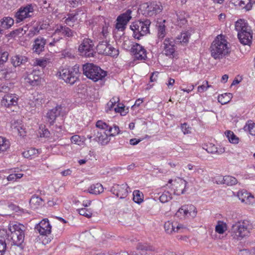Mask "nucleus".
Instances as JSON below:
<instances>
[{
	"label": "nucleus",
	"mask_w": 255,
	"mask_h": 255,
	"mask_svg": "<svg viewBox=\"0 0 255 255\" xmlns=\"http://www.w3.org/2000/svg\"><path fill=\"white\" fill-rule=\"evenodd\" d=\"M212 57L216 59H221L227 55L229 52L228 42L223 35H218L210 46Z\"/></svg>",
	"instance_id": "f257e3e1"
},
{
	"label": "nucleus",
	"mask_w": 255,
	"mask_h": 255,
	"mask_svg": "<svg viewBox=\"0 0 255 255\" xmlns=\"http://www.w3.org/2000/svg\"><path fill=\"white\" fill-rule=\"evenodd\" d=\"M235 29L238 31V37L242 44L250 45L252 43L253 32L244 19H240L236 22Z\"/></svg>",
	"instance_id": "f03ea898"
},
{
	"label": "nucleus",
	"mask_w": 255,
	"mask_h": 255,
	"mask_svg": "<svg viewBox=\"0 0 255 255\" xmlns=\"http://www.w3.org/2000/svg\"><path fill=\"white\" fill-rule=\"evenodd\" d=\"M8 229L11 232V244L20 246L24 242L25 227L22 224H10Z\"/></svg>",
	"instance_id": "7ed1b4c3"
},
{
	"label": "nucleus",
	"mask_w": 255,
	"mask_h": 255,
	"mask_svg": "<svg viewBox=\"0 0 255 255\" xmlns=\"http://www.w3.org/2000/svg\"><path fill=\"white\" fill-rule=\"evenodd\" d=\"M83 73L87 78L94 82L102 80L107 76V72L99 67L92 63H87L83 65Z\"/></svg>",
	"instance_id": "20e7f679"
},
{
	"label": "nucleus",
	"mask_w": 255,
	"mask_h": 255,
	"mask_svg": "<svg viewBox=\"0 0 255 255\" xmlns=\"http://www.w3.org/2000/svg\"><path fill=\"white\" fill-rule=\"evenodd\" d=\"M79 67L75 65L71 67H65L59 71V76L66 83L73 85L78 80Z\"/></svg>",
	"instance_id": "39448f33"
},
{
	"label": "nucleus",
	"mask_w": 255,
	"mask_h": 255,
	"mask_svg": "<svg viewBox=\"0 0 255 255\" xmlns=\"http://www.w3.org/2000/svg\"><path fill=\"white\" fill-rule=\"evenodd\" d=\"M251 229L249 222L244 220L234 224L232 227L231 234L234 238L240 239L248 236Z\"/></svg>",
	"instance_id": "423d86ee"
},
{
	"label": "nucleus",
	"mask_w": 255,
	"mask_h": 255,
	"mask_svg": "<svg viewBox=\"0 0 255 255\" xmlns=\"http://www.w3.org/2000/svg\"><path fill=\"white\" fill-rule=\"evenodd\" d=\"M150 24V21L147 19L144 21H137L132 22L130 28L133 31L134 37L139 39L141 36L149 33Z\"/></svg>",
	"instance_id": "0eeeda50"
},
{
	"label": "nucleus",
	"mask_w": 255,
	"mask_h": 255,
	"mask_svg": "<svg viewBox=\"0 0 255 255\" xmlns=\"http://www.w3.org/2000/svg\"><path fill=\"white\" fill-rule=\"evenodd\" d=\"M197 213L196 207L192 205L182 206L176 213V216L180 219L186 218H193L196 216Z\"/></svg>",
	"instance_id": "6e6552de"
},
{
	"label": "nucleus",
	"mask_w": 255,
	"mask_h": 255,
	"mask_svg": "<svg viewBox=\"0 0 255 255\" xmlns=\"http://www.w3.org/2000/svg\"><path fill=\"white\" fill-rule=\"evenodd\" d=\"M131 12L130 9H128L118 16L115 25L118 31H124L125 30L128 22L131 19Z\"/></svg>",
	"instance_id": "1a4fd4ad"
},
{
	"label": "nucleus",
	"mask_w": 255,
	"mask_h": 255,
	"mask_svg": "<svg viewBox=\"0 0 255 255\" xmlns=\"http://www.w3.org/2000/svg\"><path fill=\"white\" fill-rule=\"evenodd\" d=\"M79 51L83 56L87 57L94 56L95 50L94 48V43L93 41L89 39H84L81 44L79 45L78 48Z\"/></svg>",
	"instance_id": "9d476101"
},
{
	"label": "nucleus",
	"mask_w": 255,
	"mask_h": 255,
	"mask_svg": "<svg viewBox=\"0 0 255 255\" xmlns=\"http://www.w3.org/2000/svg\"><path fill=\"white\" fill-rule=\"evenodd\" d=\"M175 42L172 37H166L160 46L162 52L167 56H173L175 52Z\"/></svg>",
	"instance_id": "9b49d317"
},
{
	"label": "nucleus",
	"mask_w": 255,
	"mask_h": 255,
	"mask_svg": "<svg viewBox=\"0 0 255 255\" xmlns=\"http://www.w3.org/2000/svg\"><path fill=\"white\" fill-rule=\"evenodd\" d=\"M33 12V8L31 4L20 8L15 13L16 22L19 23L25 18L31 16Z\"/></svg>",
	"instance_id": "f8f14e48"
},
{
	"label": "nucleus",
	"mask_w": 255,
	"mask_h": 255,
	"mask_svg": "<svg viewBox=\"0 0 255 255\" xmlns=\"http://www.w3.org/2000/svg\"><path fill=\"white\" fill-rule=\"evenodd\" d=\"M100 54L114 57L118 55V50L106 42L99 43L97 47Z\"/></svg>",
	"instance_id": "ddd939ff"
},
{
	"label": "nucleus",
	"mask_w": 255,
	"mask_h": 255,
	"mask_svg": "<svg viewBox=\"0 0 255 255\" xmlns=\"http://www.w3.org/2000/svg\"><path fill=\"white\" fill-rule=\"evenodd\" d=\"M129 187L128 184L124 183L121 185L114 184L111 189L113 194H115L120 199L125 198L128 194V189Z\"/></svg>",
	"instance_id": "4468645a"
},
{
	"label": "nucleus",
	"mask_w": 255,
	"mask_h": 255,
	"mask_svg": "<svg viewBox=\"0 0 255 255\" xmlns=\"http://www.w3.org/2000/svg\"><path fill=\"white\" fill-rule=\"evenodd\" d=\"M120 99L119 97H113L107 104L108 110H111L117 103H118L117 106L114 110L116 113H120L122 116H125L128 112V109L126 110L125 105L122 103H119Z\"/></svg>",
	"instance_id": "2eb2a0df"
},
{
	"label": "nucleus",
	"mask_w": 255,
	"mask_h": 255,
	"mask_svg": "<svg viewBox=\"0 0 255 255\" xmlns=\"http://www.w3.org/2000/svg\"><path fill=\"white\" fill-rule=\"evenodd\" d=\"M164 228L166 233L171 234L174 233L181 232L185 229V227L175 221H168L165 223Z\"/></svg>",
	"instance_id": "dca6fc26"
},
{
	"label": "nucleus",
	"mask_w": 255,
	"mask_h": 255,
	"mask_svg": "<svg viewBox=\"0 0 255 255\" xmlns=\"http://www.w3.org/2000/svg\"><path fill=\"white\" fill-rule=\"evenodd\" d=\"M18 97L15 94L4 95L1 100V105L5 108L15 107L17 105Z\"/></svg>",
	"instance_id": "f3484780"
},
{
	"label": "nucleus",
	"mask_w": 255,
	"mask_h": 255,
	"mask_svg": "<svg viewBox=\"0 0 255 255\" xmlns=\"http://www.w3.org/2000/svg\"><path fill=\"white\" fill-rule=\"evenodd\" d=\"M35 229L42 236H47L51 232V226L47 219H43L39 224H37Z\"/></svg>",
	"instance_id": "a211bd4d"
},
{
	"label": "nucleus",
	"mask_w": 255,
	"mask_h": 255,
	"mask_svg": "<svg viewBox=\"0 0 255 255\" xmlns=\"http://www.w3.org/2000/svg\"><path fill=\"white\" fill-rule=\"evenodd\" d=\"M95 140L102 144H107L110 140L109 133L108 130L94 129Z\"/></svg>",
	"instance_id": "6ab92c4d"
},
{
	"label": "nucleus",
	"mask_w": 255,
	"mask_h": 255,
	"mask_svg": "<svg viewBox=\"0 0 255 255\" xmlns=\"http://www.w3.org/2000/svg\"><path fill=\"white\" fill-rule=\"evenodd\" d=\"M131 52L134 58L137 60H145L146 58V51L143 46L135 43L131 47Z\"/></svg>",
	"instance_id": "aec40b11"
},
{
	"label": "nucleus",
	"mask_w": 255,
	"mask_h": 255,
	"mask_svg": "<svg viewBox=\"0 0 255 255\" xmlns=\"http://www.w3.org/2000/svg\"><path fill=\"white\" fill-rule=\"evenodd\" d=\"M162 9V6L160 2L153 1L147 6L145 12L148 16H151L161 12Z\"/></svg>",
	"instance_id": "412c9836"
},
{
	"label": "nucleus",
	"mask_w": 255,
	"mask_h": 255,
	"mask_svg": "<svg viewBox=\"0 0 255 255\" xmlns=\"http://www.w3.org/2000/svg\"><path fill=\"white\" fill-rule=\"evenodd\" d=\"M45 101L43 94L35 92L29 97V104L32 107H39L44 104Z\"/></svg>",
	"instance_id": "4be33fe9"
},
{
	"label": "nucleus",
	"mask_w": 255,
	"mask_h": 255,
	"mask_svg": "<svg viewBox=\"0 0 255 255\" xmlns=\"http://www.w3.org/2000/svg\"><path fill=\"white\" fill-rule=\"evenodd\" d=\"M187 184L185 180L180 178L175 180L172 184L174 194L177 195L183 194Z\"/></svg>",
	"instance_id": "5701e85b"
},
{
	"label": "nucleus",
	"mask_w": 255,
	"mask_h": 255,
	"mask_svg": "<svg viewBox=\"0 0 255 255\" xmlns=\"http://www.w3.org/2000/svg\"><path fill=\"white\" fill-rule=\"evenodd\" d=\"M39 73V71L33 70L32 72L27 74V76L25 78V80L33 86L39 85L41 80Z\"/></svg>",
	"instance_id": "b1692460"
},
{
	"label": "nucleus",
	"mask_w": 255,
	"mask_h": 255,
	"mask_svg": "<svg viewBox=\"0 0 255 255\" xmlns=\"http://www.w3.org/2000/svg\"><path fill=\"white\" fill-rule=\"evenodd\" d=\"M61 35H64L68 37H72L74 35V32L66 26L58 25L53 33V36Z\"/></svg>",
	"instance_id": "393cba45"
},
{
	"label": "nucleus",
	"mask_w": 255,
	"mask_h": 255,
	"mask_svg": "<svg viewBox=\"0 0 255 255\" xmlns=\"http://www.w3.org/2000/svg\"><path fill=\"white\" fill-rule=\"evenodd\" d=\"M61 110V106H57L47 112L46 118L50 125L53 124L56 118L60 115Z\"/></svg>",
	"instance_id": "a878e982"
},
{
	"label": "nucleus",
	"mask_w": 255,
	"mask_h": 255,
	"mask_svg": "<svg viewBox=\"0 0 255 255\" xmlns=\"http://www.w3.org/2000/svg\"><path fill=\"white\" fill-rule=\"evenodd\" d=\"M237 196L242 202L246 204H251L254 202V196L246 190L239 191Z\"/></svg>",
	"instance_id": "bb28decb"
},
{
	"label": "nucleus",
	"mask_w": 255,
	"mask_h": 255,
	"mask_svg": "<svg viewBox=\"0 0 255 255\" xmlns=\"http://www.w3.org/2000/svg\"><path fill=\"white\" fill-rule=\"evenodd\" d=\"M45 45V39L44 38L41 37L37 38L35 39L33 45V51L37 54H40L43 51Z\"/></svg>",
	"instance_id": "cd10ccee"
},
{
	"label": "nucleus",
	"mask_w": 255,
	"mask_h": 255,
	"mask_svg": "<svg viewBox=\"0 0 255 255\" xmlns=\"http://www.w3.org/2000/svg\"><path fill=\"white\" fill-rule=\"evenodd\" d=\"M8 235L4 229L0 230V255H3L6 249V240Z\"/></svg>",
	"instance_id": "c85d7f7f"
},
{
	"label": "nucleus",
	"mask_w": 255,
	"mask_h": 255,
	"mask_svg": "<svg viewBox=\"0 0 255 255\" xmlns=\"http://www.w3.org/2000/svg\"><path fill=\"white\" fill-rule=\"evenodd\" d=\"M165 22V20L163 21V22H160L158 23L157 25V43H158L160 41H162V40H164V38L165 37L166 34V31L165 29V25L164 23Z\"/></svg>",
	"instance_id": "c756f323"
},
{
	"label": "nucleus",
	"mask_w": 255,
	"mask_h": 255,
	"mask_svg": "<svg viewBox=\"0 0 255 255\" xmlns=\"http://www.w3.org/2000/svg\"><path fill=\"white\" fill-rule=\"evenodd\" d=\"M15 69L12 68H6L0 71V78L9 79L15 76Z\"/></svg>",
	"instance_id": "7c9ffc66"
},
{
	"label": "nucleus",
	"mask_w": 255,
	"mask_h": 255,
	"mask_svg": "<svg viewBox=\"0 0 255 255\" xmlns=\"http://www.w3.org/2000/svg\"><path fill=\"white\" fill-rule=\"evenodd\" d=\"M43 199L40 197L35 195L32 196L29 201L30 206L33 209L39 208L43 205Z\"/></svg>",
	"instance_id": "2f4dec72"
},
{
	"label": "nucleus",
	"mask_w": 255,
	"mask_h": 255,
	"mask_svg": "<svg viewBox=\"0 0 255 255\" xmlns=\"http://www.w3.org/2000/svg\"><path fill=\"white\" fill-rule=\"evenodd\" d=\"M28 58L24 56L17 55L12 57L11 63L14 67H16L21 64H25L27 62Z\"/></svg>",
	"instance_id": "473e14b6"
},
{
	"label": "nucleus",
	"mask_w": 255,
	"mask_h": 255,
	"mask_svg": "<svg viewBox=\"0 0 255 255\" xmlns=\"http://www.w3.org/2000/svg\"><path fill=\"white\" fill-rule=\"evenodd\" d=\"M203 148L208 153L212 154L218 153L219 154H222L224 152V149L223 148H220L219 149H218L217 147L211 143L205 145Z\"/></svg>",
	"instance_id": "72a5a7b5"
},
{
	"label": "nucleus",
	"mask_w": 255,
	"mask_h": 255,
	"mask_svg": "<svg viewBox=\"0 0 255 255\" xmlns=\"http://www.w3.org/2000/svg\"><path fill=\"white\" fill-rule=\"evenodd\" d=\"M89 192L92 194L98 195L104 191V188L100 183L92 185L88 189Z\"/></svg>",
	"instance_id": "f704fd0d"
},
{
	"label": "nucleus",
	"mask_w": 255,
	"mask_h": 255,
	"mask_svg": "<svg viewBox=\"0 0 255 255\" xmlns=\"http://www.w3.org/2000/svg\"><path fill=\"white\" fill-rule=\"evenodd\" d=\"M14 23V20L10 17H3L0 20V26L4 29L9 28Z\"/></svg>",
	"instance_id": "c9c22d12"
},
{
	"label": "nucleus",
	"mask_w": 255,
	"mask_h": 255,
	"mask_svg": "<svg viewBox=\"0 0 255 255\" xmlns=\"http://www.w3.org/2000/svg\"><path fill=\"white\" fill-rule=\"evenodd\" d=\"M38 154V149L34 148H30L22 152L23 156L25 158H32L37 156Z\"/></svg>",
	"instance_id": "e433bc0d"
},
{
	"label": "nucleus",
	"mask_w": 255,
	"mask_h": 255,
	"mask_svg": "<svg viewBox=\"0 0 255 255\" xmlns=\"http://www.w3.org/2000/svg\"><path fill=\"white\" fill-rule=\"evenodd\" d=\"M232 94L230 93H225L218 96V101L222 105L229 103L231 99Z\"/></svg>",
	"instance_id": "4c0bfd02"
},
{
	"label": "nucleus",
	"mask_w": 255,
	"mask_h": 255,
	"mask_svg": "<svg viewBox=\"0 0 255 255\" xmlns=\"http://www.w3.org/2000/svg\"><path fill=\"white\" fill-rule=\"evenodd\" d=\"M190 37V34L188 32H182L181 34L176 38L178 42L180 43H186L188 42Z\"/></svg>",
	"instance_id": "58836bf2"
},
{
	"label": "nucleus",
	"mask_w": 255,
	"mask_h": 255,
	"mask_svg": "<svg viewBox=\"0 0 255 255\" xmlns=\"http://www.w3.org/2000/svg\"><path fill=\"white\" fill-rule=\"evenodd\" d=\"M133 200L137 204H140L143 201V195L139 190H135L133 192Z\"/></svg>",
	"instance_id": "ea45409f"
},
{
	"label": "nucleus",
	"mask_w": 255,
	"mask_h": 255,
	"mask_svg": "<svg viewBox=\"0 0 255 255\" xmlns=\"http://www.w3.org/2000/svg\"><path fill=\"white\" fill-rule=\"evenodd\" d=\"M226 224L222 221H218L215 227V231L218 234H222L227 230Z\"/></svg>",
	"instance_id": "a19ab883"
},
{
	"label": "nucleus",
	"mask_w": 255,
	"mask_h": 255,
	"mask_svg": "<svg viewBox=\"0 0 255 255\" xmlns=\"http://www.w3.org/2000/svg\"><path fill=\"white\" fill-rule=\"evenodd\" d=\"M237 183L238 180L235 177L230 175L225 176L224 184L228 186H233L236 185Z\"/></svg>",
	"instance_id": "79ce46f5"
},
{
	"label": "nucleus",
	"mask_w": 255,
	"mask_h": 255,
	"mask_svg": "<svg viewBox=\"0 0 255 255\" xmlns=\"http://www.w3.org/2000/svg\"><path fill=\"white\" fill-rule=\"evenodd\" d=\"M239 5L246 10H250L252 7V0H238Z\"/></svg>",
	"instance_id": "37998d69"
},
{
	"label": "nucleus",
	"mask_w": 255,
	"mask_h": 255,
	"mask_svg": "<svg viewBox=\"0 0 255 255\" xmlns=\"http://www.w3.org/2000/svg\"><path fill=\"white\" fill-rule=\"evenodd\" d=\"M9 147V142L6 138L0 137V151H4Z\"/></svg>",
	"instance_id": "c03bdc74"
},
{
	"label": "nucleus",
	"mask_w": 255,
	"mask_h": 255,
	"mask_svg": "<svg viewBox=\"0 0 255 255\" xmlns=\"http://www.w3.org/2000/svg\"><path fill=\"white\" fill-rule=\"evenodd\" d=\"M245 130L248 131L252 135H255V123L252 121L248 122L244 127Z\"/></svg>",
	"instance_id": "a18cd8bd"
},
{
	"label": "nucleus",
	"mask_w": 255,
	"mask_h": 255,
	"mask_svg": "<svg viewBox=\"0 0 255 255\" xmlns=\"http://www.w3.org/2000/svg\"><path fill=\"white\" fill-rule=\"evenodd\" d=\"M227 137L231 143L236 144L239 142V138L231 131L227 132Z\"/></svg>",
	"instance_id": "49530a36"
},
{
	"label": "nucleus",
	"mask_w": 255,
	"mask_h": 255,
	"mask_svg": "<svg viewBox=\"0 0 255 255\" xmlns=\"http://www.w3.org/2000/svg\"><path fill=\"white\" fill-rule=\"evenodd\" d=\"M22 123L20 120H13L11 122V128L13 132L18 131V129L21 127Z\"/></svg>",
	"instance_id": "de8ad7c7"
},
{
	"label": "nucleus",
	"mask_w": 255,
	"mask_h": 255,
	"mask_svg": "<svg viewBox=\"0 0 255 255\" xmlns=\"http://www.w3.org/2000/svg\"><path fill=\"white\" fill-rule=\"evenodd\" d=\"M108 132L109 133V135L111 136H115L120 132V129L118 126L115 125L114 127H110L109 126L108 129Z\"/></svg>",
	"instance_id": "09e8293b"
},
{
	"label": "nucleus",
	"mask_w": 255,
	"mask_h": 255,
	"mask_svg": "<svg viewBox=\"0 0 255 255\" xmlns=\"http://www.w3.org/2000/svg\"><path fill=\"white\" fill-rule=\"evenodd\" d=\"M77 211L80 215L87 218L91 217L92 215V213L90 211L85 208L79 209L77 210Z\"/></svg>",
	"instance_id": "8fccbe9b"
},
{
	"label": "nucleus",
	"mask_w": 255,
	"mask_h": 255,
	"mask_svg": "<svg viewBox=\"0 0 255 255\" xmlns=\"http://www.w3.org/2000/svg\"><path fill=\"white\" fill-rule=\"evenodd\" d=\"M8 53L7 52L3 51L1 48L0 47V64H3L6 62L8 58Z\"/></svg>",
	"instance_id": "3c124183"
},
{
	"label": "nucleus",
	"mask_w": 255,
	"mask_h": 255,
	"mask_svg": "<svg viewBox=\"0 0 255 255\" xmlns=\"http://www.w3.org/2000/svg\"><path fill=\"white\" fill-rule=\"evenodd\" d=\"M96 126L97 128V129L108 130L109 128V126L106 123L100 120L96 123Z\"/></svg>",
	"instance_id": "603ef678"
},
{
	"label": "nucleus",
	"mask_w": 255,
	"mask_h": 255,
	"mask_svg": "<svg viewBox=\"0 0 255 255\" xmlns=\"http://www.w3.org/2000/svg\"><path fill=\"white\" fill-rule=\"evenodd\" d=\"M225 176L217 175L213 178V181L217 184H224Z\"/></svg>",
	"instance_id": "864d4df0"
},
{
	"label": "nucleus",
	"mask_w": 255,
	"mask_h": 255,
	"mask_svg": "<svg viewBox=\"0 0 255 255\" xmlns=\"http://www.w3.org/2000/svg\"><path fill=\"white\" fill-rule=\"evenodd\" d=\"M47 63V62L46 60L36 59L34 63V65L44 68L46 66Z\"/></svg>",
	"instance_id": "5fc2aeb1"
},
{
	"label": "nucleus",
	"mask_w": 255,
	"mask_h": 255,
	"mask_svg": "<svg viewBox=\"0 0 255 255\" xmlns=\"http://www.w3.org/2000/svg\"><path fill=\"white\" fill-rule=\"evenodd\" d=\"M210 87V85H208V81H206L203 82V84L198 86V92L200 93H202L204 91H206L207 90L208 88Z\"/></svg>",
	"instance_id": "6e6d98bb"
},
{
	"label": "nucleus",
	"mask_w": 255,
	"mask_h": 255,
	"mask_svg": "<svg viewBox=\"0 0 255 255\" xmlns=\"http://www.w3.org/2000/svg\"><path fill=\"white\" fill-rule=\"evenodd\" d=\"M181 128L184 134L191 133V128L186 123L182 124Z\"/></svg>",
	"instance_id": "4d7b16f0"
},
{
	"label": "nucleus",
	"mask_w": 255,
	"mask_h": 255,
	"mask_svg": "<svg viewBox=\"0 0 255 255\" xmlns=\"http://www.w3.org/2000/svg\"><path fill=\"white\" fill-rule=\"evenodd\" d=\"M76 15L74 14H70L68 15V17L66 18L65 22V23L69 25V26H71V24L70 23V22H75L76 20Z\"/></svg>",
	"instance_id": "13d9d810"
},
{
	"label": "nucleus",
	"mask_w": 255,
	"mask_h": 255,
	"mask_svg": "<svg viewBox=\"0 0 255 255\" xmlns=\"http://www.w3.org/2000/svg\"><path fill=\"white\" fill-rule=\"evenodd\" d=\"M10 91V87L5 84L0 85V93H5L6 94H9V92Z\"/></svg>",
	"instance_id": "bf43d9fd"
},
{
	"label": "nucleus",
	"mask_w": 255,
	"mask_h": 255,
	"mask_svg": "<svg viewBox=\"0 0 255 255\" xmlns=\"http://www.w3.org/2000/svg\"><path fill=\"white\" fill-rule=\"evenodd\" d=\"M72 143L80 145L82 142L81 137L78 135H74L71 137Z\"/></svg>",
	"instance_id": "052dcab7"
},
{
	"label": "nucleus",
	"mask_w": 255,
	"mask_h": 255,
	"mask_svg": "<svg viewBox=\"0 0 255 255\" xmlns=\"http://www.w3.org/2000/svg\"><path fill=\"white\" fill-rule=\"evenodd\" d=\"M170 199V196H168L166 193H163L159 197V200L162 203L168 202Z\"/></svg>",
	"instance_id": "680f3d73"
},
{
	"label": "nucleus",
	"mask_w": 255,
	"mask_h": 255,
	"mask_svg": "<svg viewBox=\"0 0 255 255\" xmlns=\"http://www.w3.org/2000/svg\"><path fill=\"white\" fill-rule=\"evenodd\" d=\"M52 37H53L52 41L49 42V45L51 46H55L56 43L58 42L60 39H62L59 36H53V34L52 35Z\"/></svg>",
	"instance_id": "e2e57ef3"
},
{
	"label": "nucleus",
	"mask_w": 255,
	"mask_h": 255,
	"mask_svg": "<svg viewBox=\"0 0 255 255\" xmlns=\"http://www.w3.org/2000/svg\"><path fill=\"white\" fill-rule=\"evenodd\" d=\"M39 133L40 137H46L49 136L50 133L47 129L42 128Z\"/></svg>",
	"instance_id": "0e129e2a"
},
{
	"label": "nucleus",
	"mask_w": 255,
	"mask_h": 255,
	"mask_svg": "<svg viewBox=\"0 0 255 255\" xmlns=\"http://www.w3.org/2000/svg\"><path fill=\"white\" fill-rule=\"evenodd\" d=\"M18 131H16L15 132H17V134L21 136H24L25 135V129L23 128V126L22 125L21 127L19 128V129H18Z\"/></svg>",
	"instance_id": "69168bd1"
},
{
	"label": "nucleus",
	"mask_w": 255,
	"mask_h": 255,
	"mask_svg": "<svg viewBox=\"0 0 255 255\" xmlns=\"http://www.w3.org/2000/svg\"><path fill=\"white\" fill-rule=\"evenodd\" d=\"M131 42L128 40H126L124 41L123 47L126 49H128L130 47Z\"/></svg>",
	"instance_id": "338daca9"
},
{
	"label": "nucleus",
	"mask_w": 255,
	"mask_h": 255,
	"mask_svg": "<svg viewBox=\"0 0 255 255\" xmlns=\"http://www.w3.org/2000/svg\"><path fill=\"white\" fill-rule=\"evenodd\" d=\"M158 74V72H155L153 73L150 78V81L151 82L156 81L157 80V78Z\"/></svg>",
	"instance_id": "774afa93"
}]
</instances>
